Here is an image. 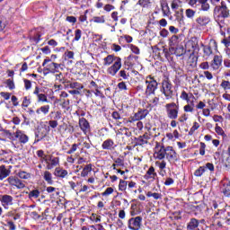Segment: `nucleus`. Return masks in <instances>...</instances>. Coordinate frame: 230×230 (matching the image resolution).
<instances>
[{"mask_svg":"<svg viewBox=\"0 0 230 230\" xmlns=\"http://www.w3.org/2000/svg\"><path fill=\"white\" fill-rule=\"evenodd\" d=\"M199 4H201V10L203 12H208L209 10V4L208 0H199Z\"/></svg>","mask_w":230,"mask_h":230,"instance_id":"864d4df0","label":"nucleus"},{"mask_svg":"<svg viewBox=\"0 0 230 230\" xmlns=\"http://www.w3.org/2000/svg\"><path fill=\"white\" fill-rule=\"evenodd\" d=\"M138 63H139V57L131 54L124 61V66L126 67H134V66H136V64H138Z\"/></svg>","mask_w":230,"mask_h":230,"instance_id":"412c9836","label":"nucleus"},{"mask_svg":"<svg viewBox=\"0 0 230 230\" xmlns=\"http://www.w3.org/2000/svg\"><path fill=\"white\" fill-rule=\"evenodd\" d=\"M212 218L218 227H223L222 222L227 220V217H226V210L218 209V211L213 216Z\"/></svg>","mask_w":230,"mask_h":230,"instance_id":"4468645a","label":"nucleus"},{"mask_svg":"<svg viewBox=\"0 0 230 230\" xmlns=\"http://www.w3.org/2000/svg\"><path fill=\"white\" fill-rule=\"evenodd\" d=\"M143 227V217L137 216L128 220V228L130 230H141Z\"/></svg>","mask_w":230,"mask_h":230,"instance_id":"9d476101","label":"nucleus"},{"mask_svg":"<svg viewBox=\"0 0 230 230\" xmlns=\"http://www.w3.org/2000/svg\"><path fill=\"white\" fill-rule=\"evenodd\" d=\"M49 161H50V164L48 163L47 170H53L55 166H58V164H60V158L58 157L50 158Z\"/></svg>","mask_w":230,"mask_h":230,"instance_id":"473e14b6","label":"nucleus"},{"mask_svg":"<svg viewBox=\"0 0 230 230\" xmlns=\"http://www.w3.org/2000/svg\"><path fill=\"white\" fill-rule=\"evenodd\" d=\"M195 13L196 12L193 11V9H187L185 11V15L188 17V19H193V17H195Z\"/></svg>","mask_w":230,"mask_h":230,"instance_id":"680f3d73","label":"nucleus"},{"mask_svg":"<svg viewBox=\"0 0 230 230\" xmlns=\"http://www.w3.org/2000/svg\"><path fill=\"white\" fill-rule=\"evenodd\" d=\"M80 145H81L80 143L79 144H73L71 148L66 152V154L68 155H71V154H75V152H76V150H78Z\"/></svg>","mask_w":230,"mask_h":230,"instance_id":"13d9d810","label":"nucleus"},{"mask_svg":"<svg viewBox=\"0 0 230 230\" xmlns=\"http://www.w3.org/2000/svg\"><path fill=\"white\" fill-rule=\"evenodd\" d=\"M199 128H200V124H199V122H194L193 126L190 128L189 131V136H193V134H195V131L199 130Z\"/></svg>","mask_w":230,"mask_h":230,"instance_id":"5fc2aeb1","label":"nucleus"},{"mask_svg":"<svg viewBox=\"0 0 230 230\" xmlns=\"http://www.w3.org/2000/svg\"><path fill=\"white\" fill-rule=\"evenodd\" d=\"M79 128H81L83 134L84 136H87L89 132H91V123H89V120L85 118H80L78 121Z\"/></svg>","mask_w":230,"mask_h":230,"instance_id":"dca6fc26","label":"nucleus"},{"mask_svg":"<svg viewBox=\"0 0 230 230\" xmlns=\"http://www.w3.org/2000/svg\"><path fill=\"white\" fill-rule=\"evenodd\" d=\"M57 63L51 62L46 66V67L43 68L44 75H49L51 73L52 75H55V73H58V70L56 68Z\"/></svg>","mask_w":230,"mask_h":230,"instance_id":"cd10ccee","label":"nucleus"},{"mask_svg":"<svg viewBox=\"0 0 230 230\" xmlns=\"http://www.w3.org/2000/svg\"><path fill=\"white\" fill-rule=\"evenodd\" d=\"M147 114H150L148 110L138 109L137 112L134 113V115L129 118V123H134V121H141V119H145V118H146Z\"/></svg>","mask_w":230,"mask_h":230,"instance_id":"ddd939ff","label":"nucleus"},{"mask_svg":"<svg viewBox=\"0 0 230 230\" xmlns=\"http://www.w3.org/2000/svg\"><path fill=\"white\" fill-rule=\"evenodd\" d=\"M50 109L51 107L49 104L40 106L36 110L37 117L40 118V116H48V114H49Z\"/></svg>","mask_w":230,"mask_h":230,"instance_id":"b1692460","label":"nucleus"},{"mask_svg":"<svg viewBox=\"0 0 230 230\" xmlns=\"http://www.w3.org/2000/svg\"><path fill=\"white\" fill-rule=\"evenodd\" d=\"M128 66H125L121 70H119V76L122 78V80H128V76H130V74L128 73Z\"/></svg>","mask_w":230,"mask_h":230,"instance_id":"ea45409f","label":"nucleus"},{"mask_svg":"<svg viewBox=\"0 0 230 230\" xmlns=\"http://www.w3.org/2000/svg\"><path fill=\"white\" fill-rule=\"evenodd\" d=\"M56 81L59 82V84H66L67 83V80H66V77H64V74H62V72H60L59 74H56Z\"/></svg>","mask_w":230,"mask_h":230,"instance_id":"603ef678","label":"nucleus"},{"mask_svg":"<svg viewBox=\"0 0 230 230\" xmlns=\"http://www.w3.org/2000/svg\"><path fill=\"white\" fill-rule=\"evenodd\" d=\"M153 49V53L155 54V57L157 56V54L160 53V51H162V53H164L165 58L169 61V62H172L173 61V58H172V54H170V52H168V49L163 47L162 49H159V47L157 46H154L152 47Z\"/></svg>","mask_w":230,"mask_h":230,"instance_id":"a211bd4d","label":"nucleus"},{"mask_svg":"<svg viewBox=\"0 0 230 230\" xmlns=\"http://www.w3.org/2000/svg\"><path fill=\"white\" fill-rule=\"evenodd\" d=\"M203 48V53L205 55V57H210V55H213V49H211L214 48L215 49H218V44L217 43V40H215L214 39H211L209 41V45H201Z\"/></svg>","mask_w":230,"mask_h":230,"instance_id":"2eb2a0df","label":"nucleus"},{"mask_svg":"<svg viewBox=\"0 0 230 230\" xmlns=\"http://www.w3.org/2000/svg\"><path fill=\"white\" fill-rule=\"evenodd\" d=\"M0 201L4 208H6V206H13V197H12L11 195H3L0 199Z\"/></svg>","mask_w":230,"mask_h":230,"instance_id":"c85d7f7f","label":"nucleus"},{"mask_svg":"<svg viewBox=\"0 0 230 230\" xmlns=\"http://www.w3.org/2000/svg\"><path fill=\"white\" fill-rule=\"evenodd\" d=\"M65 87L66 89H77L79 91H82V89H84V84L78 82L66 81Z\"/></svg>","mask_w":230,"mask_h":230,"instance_id":"c756f323","label":"nucleus"},{"mask_svg":"<svg viewBox=\"0 0 230 230\" xmlns=\"http://www.w3.org/2000/svg\"><path fill=\"white\" fill-rule=\"evenodd\" d=\"M163 17H170L172 15V12L170 11V5L168 3L161 4Z\"/></svg>","mask_w":230,"mask_h":230,"instance_id":"c9c22d12","label":"nucleus"},{"mask_svg":"<svg viewBox=\"0 0 230 230\" xmlns=\"http://www.w3.org/2000/svg\"><path fill=\"white\" fill-rule=\"evenodd\" d=\"M42 90L39 86H35L33 94L37 96L38 103H48V95L45 93H41Z\"/></svg>","mask_w":230,"mask_h":230,"instance_id":"f3484780","label":"nucleus"},{"mask_svg":"<svg viewBox=\"0 0 230 230\" xmlns=\"http://www.w3.org/2000/svg\"><path fill=\"white\" fill-rule=\"evenodd\" d=\"M93 172V164H86L81 172V177H87Z\"/></svg>","mask_w":230,"mask_h":230,"instance_id":"e433bc0d","label":"nucleus"},{"mask_svg":"<svg viewBox=\"0 0 230 230\" xmlns=\"http://www.w3.org/2000/svg\"><path fill=\"white\" fill-rule=\"evenodd\" d=\"M223 62H224V58H222V56L216 55V56H214L213 59L210 63V66L212 67V69L214 71H218V69H220V67H222Z\"/></svg>","mask_w":230,"mask_h":230,"instance_id":"aec40b11","label":"nucleus"},{"mask_svg":"<svg viewBox=\"0 0 230 230\" xmlns=\"http://www.w3.org/2000/svg\"><path fill=\"white\" fill-rule=\"evenodd\" d=\"M5 136L8 137L11 141H19L21 145H26L28 141H30V137L28 135L24 134V131L21 129H17L16 132L12 133L10 130H4Z\"/></svg>","mask_w":230,"mask_h":230,"instance_id":"39448f33","label":"nucleus"},{"mask_svg":"<svg viewBox=\"0 0 230 230\" xmlns=\"http://www.w3.org/2000/svg\"><path fill=\"white\" fill-rule=\"evenodd\" d=\"M31 103V96L30 95L24 96L22 98V109H28Z\"/></svg>","mask_w":230,"mask_h":230,"instance_id":"c03bdc74","label":"nucleus"},{"mask_svg":"<svg viewBox=\"0 0 230 230\" xmlns=\"http://www.w3.org/2000/svg\"><path fill=\"white\" fill-rule=\"evenodd\" d=\"M10 173H12V165H9L6 169V165H0V181H4L6 177H10Z\"/></svg>","mask_w":230,"mask_h":230,"instance_id":"4be33fe9","label":"nucleus"},{"mask_svg":"<svg viewBox=\"0 0 230 230\" xmlns=\"http://www.w3.org/2000/svg\"><path fill=\"white\" fill-rule=\"evenodd\" d=\"M7 217H13V220H20L21 219L20 213L8 212Z\"/></svg>","mask_w":230,"mask_h":230,"instance_id":"69168bd1","label":"nucleus"},{"mask_svg":"<svg viewBox=\"0 0 230 230\" xmlns=\"http://www.w3.org/2000/svg\"><path fill=\"white\" fill-rule=\"evenodd\" d=\"M82 39V30L76 29L75 31V38L73 39L72 42H78Z\"/></svg>","mask_w":230,"mask_h":230,"instance_id":"6e6d98bb","label":"nucleus"},{"mask_svg":"<svg viewBox=\"0 0 230 230\" xmlns=\"http://www.w3.org/2000/svg\"><path fill=\"white\" fill-rule=\"evenodd\" d=\"M6 182L13 188H16L17 190H24L26 188V184L17 176H9L6 180Z\"/></svg>","mask_w":230,"mask_h":230,"instance_id":"9b49d317","label":"nucleus"},{"mask_svg":"<svg viewBox=\"0 0 230 230\" xmlns=\"http://www.w3.org/2000/svg\"><path fill=\"white\" fill-rule=\"evenodd\" d=\"M119 57L114 56V54H110L107 57H105L102 59V64L104 66V67H110L111 66H112L113 62H116V59L119 58Z\"/></svg>","mask_w":230,"mask_h":230,"instance_id":"bb28decb","label":"nucleus"},{"mask_svg":"<svg viewBox=\"0 0 230 230\" xmlns=\"http://www.w3.org/2000/svg\"><path fill=\"white\" fill-rule=\"evenodd\" d=\"M179 44V36L173 35L170 40H169V46L170 48H175Z\"/></svg>","mask_w":230,"mask_h":230,"instance_id":"09e8293b","label":"nucleus"},{"mask_svg":"<svg viewBox=\"0 0 230 230\" xmlns=\"http://www.w3.org/2000/svg\"><path fill=\"white\" fill-rule=\"evenodd\" d=\"M154 158L158 160L155 162V165L158 166L160 170H164L166 168V161H164V159H167L168 163L177 161V152L172 146H164V144L155 142Z\"/></svg>","mask_w":230,"mask_h":230,"instance_id":"f257e3e1","label":"nucleus"},{"mask_svg":"<svg viewBox=\"0 0 230 230\" xmlns=\"http://www.w3.org/2000/svg\"><path fill=\"white\" fill-rule=\"evenodd\" d=\"M49 128H57V127H58V121H60V119H62V111H50L49 116Z\"/></svg>","mask_w":230,"mask_h":230,"instance_id":"423d86ee","label":"nucleus"},{"mask_svg":"<svg viewBox=\"0 0 230 230\" xmlns=\"http://www.w3.org/2000/svg\"><path fill=\"white\" fill-rule=\"evenodd\" d=\"M181 100H183L184 102H187V103H190L191 101H190V98H195V96L193 95V93H186V91H182L181 95H180Z\"/></svg>","mask_w":230,"mask_h":230,"instance_id":"4c0bfd02","label":"nucleus"},{"mask_svg":"<svg viewBox=\"0 0 230 230\" xmlns=\"http://www.w3.org/2000/svg\"><path fill=\"white\" fill-rule=\"evenodd\" d=\"M102 150H114L116 148V144H114V140L112 138H108L104 140L102 144Z\"/></svg>","mask_w":230,"mask_h":230,"instance_id":"393cba45","label":"nucleus"},{"mask_svg":"<svg viewBox=\"0 0 230 230\" xmlns=\"http://www.w3.org/2000/svg\"><path fill=\"white\" fill-rule=\"evenodd\" d=\"M18 177L20 179H23L24 181L28 180V179H31V173L27 172L26 171H20L17 173Z\"/></svg>","mask_w":230,"mask_h":230,"instance_id":"de8ad7c7","label":"nucleus"},{"mask_svg":"<svg viewBox=\"0 0 230 230\" xmlns=\"http://www.w3.org/2000/svg\"><path fill=\"white\" fill-rule=\"evenodd\" d=\"M184 112H195V102L193 101H190L187 105L183 107Z\"/></svg>","mask_w":230,"mask_h":230,"instance_id":"37998d69","label":"nucleus"},{"mask_svg":"<svg viewBox=\"0 0 230 230\" xmlns=\"http://www.w3.org/2000/svg\"><path fill=\"white\" fill-rule=\"evenodd\" d=\"M43 179L47 181L50 186L53 185V174L49 172V171H45L43 172Z\"/></svg>","mask_w":230,"mask_h":230,"instance_id":"79ce46f5","label":"nucleus"},{"mask_svg":"<svg viewBox=\"0 0 230 230\" xmlns=\"http://www.w3.org/2000/svg\"><path fill=\"white\" fill-rule=\"evenodd\" d=\"M93 22H95L96 24H105V16H94L92 19Z\"/></svg>","mask_w":230,"mask_h":230,"instance_id":"3c124183","label":"nucleus"},{"mask_svg":"<svg viewBox=\"0 0 230 230\" xmlns=\"http://www.w3.org/2000/svg\"><path fill=\"white\" fill-rule=\"evenodd\" d=\"M5 84L10 89V91H13V89H15V83H13V79H7L5 81Z\"/></svg>","mask_w":230,"mask_h":230,"instance_id":"052dcab7","label":"nucleus"},{"mask_svg":"<svg viewBox=\"0 0 230 230\" xmlns=\"http://www.w3.org/2000/svg\"><path fill=\"white\" fill-rule=\"evenodd\" d=\"M215 172V165L211 163H207L205 165L199 166L195 172L194 176L195 177H202L206 172Z\"/></svg>","mask_w":230,"mask_h":230,"instance_id":"f8f14e48","label":"nucleus"},{"mask_svg":"<svg viewBox=\"0 0 230 230\" xmlns=\"http://www.w3.org/2000/svg\"><path fill=\"white\" fill-rule=\"evenodd\" d=\"M146 90L143 89L142 85L137 86V91L138 93H144L145 98H149L150 96H154L155 94V91H157L159 87V83L155 80V77L152 75L146 76L145 80Z\"/></svg>","mask_w":230,"mask_h":230,"instance_id":"f03ea898","label":"nucleus"},{"mask_svg":"<svg viewBox=\"0 0 230 230\" xmlns=\"http://www.w3.org/2000/svg\"><path fill=\"white\" fill-rule=\"evenodd\" d=\"M137 4L142 8H150L152 0H138Z\"/></svg>","mask_w":230,"mask_h":230,"instance_id":"8fccbe9b","label":"nucleus"},{"mask_svg":"<svg viewBox=\"0 0 230 230\" xmlns=\"http://www.w3.org/2000/svg\"><path fill=\"white\" fill-rule=\"evenodd\" d=\"M48 137V129L46 128H38L35 132V143H39Z\"/></svg>","mask_w":230,"mask_h":230,"instance_id":"6ab92c4d","label":"nucleus"},{"mask_svg":"<svg viewBox=\"0 0 230 230\" xmlns=\"http://www.w3.org/2000/svg\"><path fill=\"white\" fill-rule=\"evenodd\" d=\"M165 111L169 119H177L179 118V105L175 102L165 104Z\"/></svg>","mask_w":230,"mask_h":230,"instance_id":"6e6552de","label":"nucleus"},{"mask_svg":"<svg viewBox=\"0 0 230 230\" xmlns=\"http://www.w3.org/2000/svg\"><path fill=\"white\" fill-rule=\"evenodd\" d=\"M197 60H199V58L195 56V53L194 52L190 53L188 59V63L190 64V66H191L192 67L197 66Z\"/></svg>","mask_w":230,"mask_h":230,"instance_id":"a18cd8bd","label":"nucleus"},{"mask_svg":"<svg viewBox=\"0 0 230 230\" xmlns=\"http://www.w3.org/2000/svg\"><path fill=\"white\" fill-rule=\"evenodd\" d=\"M161 93L164 95L165 100H173V84L170 80H164L162 82Z\"/></svg>","mask_w":230,"mask_h":230,"instance_id":"0eeeda50","label":"nucleus"},{"mask_svg":"<svg viewBox=\"0 0 230 230\" xmlns=\"http://www.w3.org/2000/svg\"><path fill=\"white\" fill-rule=\"evenodd\" d=\"M146 197L150 198L153 197V199H155V200H159V199H161L163 197V195H161V193H157V192H152V191H148L146 193Z\"/></svg>","mask_w":230,"mask_h":230,"instance_id":"4d7b16f0","label":"nucleus"},{"mask_svg":"<svg viewBox=\"0 0 230 230\" xmlns=\"http://www.w3.org/2000/svg\"><path fill=\"white\" fill-rule=\"evenodd\" d=\"M39 197H40V190L35 189L31 190L28 193V198L31 200V199H39Z\"/></svg>","mask_w":230,"mask_h":230,"instance_id":"49530a36","label":"nucleus"},{"mask_svg":"<svg viewBox=\"0 0 230 230\" xmlns=\"http://www.w3.org/2000/svg\"><path fill=\"white\" fill-rule=\"evenodd\" d=\"M169 51L171 55H175L177 57H182L186 53V49H184L183 46L179 47H171L169 48Z\"/></svg>","mask_w":230,"mask_h":230,"instance_id":"5701e85b","label":"nucleus"},{"mask_svg":"<svg viewBox=\"0 0 230 230\" xmlns=\"http://www.w3.org/2000/svg\"><path fill=\"white\" fill-rule=\"evenodd\" d=\"M6 226L9 228V230H15V229H17V226H15V223H13V221H12V220L7 221Z\"/></svg>","mask_w":230,"mask_h":230,"instance_id":"774afa93","label":"nucleus"},{"mask_svg":"<svg viewBox=\"0 0 230 230\" xmlns=\"http://www.w3.org/2000/svg\"><path fill=\"white\" fill-rule=\"evenodd\" d=\"M0 163H4V164H13V156L12 155H7L6 156L0 155Z\"/></svg>","mask_w":230,"mask_h":230,"instance_id":"58836bf2","label":"nucleus"},{"mask_svg":"<svg viewBox=\"0 0 230 230\" xmlns=\"http://www.w3.org/2000/svg\"><path fill=\"white\" fill-rule=\"evenodd\" d=\"M129 49H131L132 53L135 55H139L141 51L139 50V48L134 44L129 45Z\"/></svg>","mask_w":230,"mask_h":230,"instance_id":"e2e57ef3","label":"nucleus"},{"mask_svg":"<svg viewBox=\"0 0 230 230\" xmlns=\"http://www.w3.org/2000/svg\"><path fill=\"white\" fill-rule=\"evenodd\" d=\"M54 175L58 177V179H66L67 175H69V172L62 167H57L54 171Z\"/></svg>","mask_w":230,"mask_h":230,"instance_id":"a878e982","label":"nucleus"},{"mask_svg":"<svg viewBox=\"0 0 230 230\" xmlns=\"http://www.w3.org/2000/svg\"><path fill=\"white\" fill-rule=\"evenodd\" d=\"M199 220L197 218H190L187 224V230H197L199 228Z\"/></svg>","mask_w":230,"mask_h":230,"instance_id":"2f4dec72","label":"nucleus"},{"mask_svg":"<svg viewBox=\"0 0 230 230\" xmlns=\"http://www.w3.org/2000/svg\"><path fill=\"white\" fill-rule=\"evenodd\" d=\"M221 44H224L225 48H229V46H230V36L225 37L221 40Z\"/></svg>","mask_w":230,"mask_h":230,"instance_id":"338daca9","label":"nucleus"},{"mask_svg":"<svg viewBox=\"0 0 230 230\" xmlns=\"http://www.w3.org/2000/svg\"><path fill=\"white\" fill-rule=\"evenodd\" d=\"M196 22H198L199 26H207V24H209V22H211V20L208 16H199L196 19Z\"/></svg>","mask_w":230,"mask_h":230,"instance_id":"f704fd0d","label":"nucleus"},{"mask_svg":"<svg viewBox=\"0 0 230 230\" xmlns=\"http://www.w3.org/2000/svg\"><path fill=\"white\" fill-rule=\"evenodd\" d=\"M214 13L216 16V22L219 28H224L226 24V19L230 17V10L227 7L226 1H221L220 4L214 8Z\"/></svg>","mask_w":230,"mask_h":230,"instance_id":"7ed1b4c3","label":"nucleus"},{"mask_svg":"<svg viewBox=\"0 0 230 230\" xmlns=\"http://www.w3.org/2000/svg\"><path fill=\"white\" fill-rule=\"evenodd\" d=\"M123 64L121 63V58H118L112 64L106 69L107 75L110 76H116L119 71L121 69Z\"/></svg>","mask_w":230,"mask_h":230,"instance_id":"1a4fd4ad","label":"nucleus"},{"mask_svg":"<svg viewBox=\"0 0 230 230\" xmlns=\"http://www.w3.org/2000/svg\"><path fill=\"white\" fill-rule=\"evenodd\" d=\"M220 87H222V89H224V91H230V82L223 80L221 82Z\"/></svg>","mask_w":230,"mask_h":230,"instance_id":"bf43d9fd","label":"nucleus"},{"mask_svg":"<svg viewBox=\"0 0 230 230\" xmlns=\"http://www.w3.org/2000/svg\"><path fill=\"white\" fill-rule=\"evenodd\" d=\"M128 177L125 176L124 180L120 179L119 182V191H120V195L124 193V195H130V193H134V189L137 188V183L133 181H128Z\"/></svg>","mask_w":230,"mask_h":230,"instance_id":"20e7f679","label":"nucleus"},{"mask_svg":"<svg viewBox=\"0 0 230 230\" xmlns=\"http://www.w3.org/2000/svg\"><path fill=\"white\" fill-rule=\"evenodd\" d=\"M135 145L134 146H145V145H148V142L143 138L141 136L134 138Z\"/></svg>","mask_w":230,"mask_h":230,"instance_id":"a19ab883","label":"nucleus"},{"mask_svg":"<svg viewBox=\"0 0 230 230\" xmlns=\"http://www.w3.org/2000/svg\"><path fill=\"white\" fill-rule=\"evenodd\" d=\"M113 161L117 166H121L122 168L123 166H125V160H123V158L119 157L114 159Z\"/></svg>","mask_w":230,"mask_h":230,"instance_id":"0e129e2a","label":"nucleus"},{"mask_svg":"<svg viewBox=\"0 0 230 230\" xmlns=\"http://www.w3.org/2000/svg\"><path fill=\"white\" fill-rule=\"evenodd\" d=\"M221 193H223L224 197L230 198V181L223 183Z\"/></svg>","mask_w":230,"mask_h":230,"instance_id":"72a5a7b5","label":"nucleus"},{"mask_svg":"<svg viewBox=\"0 0 230 230\" xmlns=\"http://www.w3.org/2000/svg\"><path fill=\"white\" fill-rule=\"evenodd\" d=\"M156 176L157 172H155V168L154 166H150L144 177L148 181V179H155Z\"/></svg>","mask_w":230,"mask_h":230,"instance_id":"7c9ffc66","label":"nucleus"}]
</instances>
